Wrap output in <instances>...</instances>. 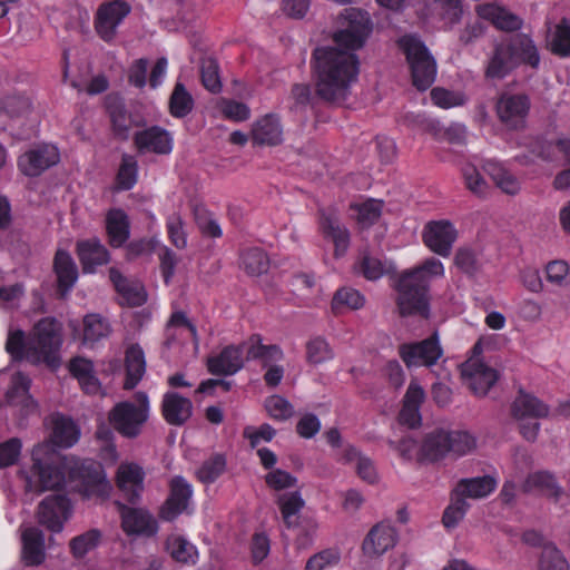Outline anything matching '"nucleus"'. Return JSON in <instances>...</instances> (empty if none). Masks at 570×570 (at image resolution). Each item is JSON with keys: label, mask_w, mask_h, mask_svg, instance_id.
Segmentation results:
<instances>
[{"label": "nucleus", "mask_w": 570, "mask_h": 570, "mask_svg": "<svg viewBox=\"0 0 570 570\" xmlns=\"http://www.w3.org/2000/svg\"><path fill=\"white\" fill-rule=\"evenodd\" d=\"M51 442H43L32 450V476L26 474V490L42 492L69 485L82 497L105 499L111 485L102 466L94 460H80L75 456H59L52 444L70 448L79 439L75 422L62 415H52Z\"/></svg>", "instance_id": "f257e3e1"}, {"label": "nucleus", "mask_w": 570, "mask_h": 570, "mask_svg": "<svg viewBox=\"0 0 570 570\" xmlns=\"http://www.w3.org/2000/svg\"><path fill=\"white\" fill-rule=\"evenodd\" d=\"M315 92L328 102H342L357 81L360 60L355 52L333 46L318 47L313 52Z\"/></svg>", "instance_id": "f03ea898"}, {"label": "nucleus", "mask_w": 570, "mask_h": 570, "mask_svg": "<svg viewBox=\"0 0 570 570\" xmlns=\"http://www.w3.org/2000/svg\"><path fill=\"white\" fill-rule=\"evenodd\" d=\"M444 275L443 263L434 257L423 261L416 267L401 274L397 282V306L401 315L428 317L429 284L432 278Z\"/></svg>", "instance_id": "7ed1b4c3"}, {"label": "nucleus", "mask_w": 570, "mask_h": 570, "mask_svg": "<svg viewBox=\"0 0 570 570\" xmlns=\"http://www.w3.org/2000/svg\"><path fill=\"white\" fill-rule=\"evenodd\" d=\"M372 30L373 24L366 11L347 8L336 18L332 39L342 50L355 52L365 45Z\"/></svg>", "instance_id": "20e7f679"}, {"label": "nucleus", "mask_w": 570, "mask_h": 570, "mask_svg": "<svg viewBox=\"0 0 570 570\" xmlns=\"http://www.w3.org/2000/svg\"><path fill=\"white\" fill-rule=\"evenodd\" d=\"M399 46L410 66L413 85L419 90L430 88L436 78L438 67L424 42L416 36L406 35L399 40Z\"/></svg>", "instance_id": "39448f33"}, {"label": "nucleus", "mask_w": 570, "mask_h": 570, "mask_svg": "<svg viewBox=\"0 0 570 570\" xmlns=\"http://www.w3.org/2000/svg\"><path fill=\"white\" fill-rule=\"evenodd\" d=\"M149 401L147 394H136V402L117 403L108 414L110 425L127 439L137 438L149 417Z\"/></svg>", "instance_id": "423d86ee"}, {"label": "nucleus", "mask_w": 570, "mask_h": 570, "mask_svg": "<svg viewBox=\"0 0 570 570\" xmlns=\"http://www.w3.org/2000/svg\"><path fill=\"white\" fill-rule=\"evenodd\" d=\"M60 345L59 324L53 318H43L37 323L31 337L27 341L26 358L32 363L43 362L49 366H56Z\"/></svg>", "instance_id": "0eeeda50"}, {"label": "nucleus", "mask_w": 570, "mask_h": 570, "mask_svg": "<svg viewBox=\"0 0 570 570\" xmlns=\"http://www.w3.org/2000/svg\"><path fill=\"white\" fill-rule=\"evenodd\" d=\"M520 62L534 66V47L528 36H517L511 45L497 47L485 75L488 78L502 79Z\"/></svg>", "instance_id": "6e6552de"}, {"label": "nucleus", "mask_w": 570, "mask_h": 570, "mask_svg": "<svg viewBox=\"0 0 570 570\" xmlns=\"http://www.w3.org/2000/svg\"><path fill=\"white\" fill-rule=\"evenodd\" d=\"M442 355L443 348L438 333L421 342L404 343L399 346V356L409 368L431 367L438 363Z\"/></svg>", "instance_id": "1a4fd4ad"}, {"label": "nucleus", "mask_w": 570, "mask_h": 570, "mask_svg": "<svg viewBox=\"0 0 570 570\" xmlns=\"http://www.w3.org/2000/svg\"><path fill=\"white\" fill-rule=\"evenodd\" d=\"M458 239V230L448 219L429 222L422 232L424 245L434 254L449 257L454 243Z\"/></svg>", "instance_id": "9d476101"}, {"label": "nucleus", "mask_w": 570, "mask_h": 570, "mask_svg": "<svg viewBox=\"0 0 570 570\" xmlns=\"http://www.w3.org/2000/svg\"><path fill=\"white\" fill-rule=\"evenodd\" d=\"M318 229L325 239L333 243L336 258L346 254L351 236L348 229L341 223L335 209L321 208L318 210Z\"/></svg>", "instance_id": "9b49d317"}, {"label": "nucleus", "mask_w": 570, "mask_h": 570, "mask_svg": "<svg viewBox=\"0 0 570 570\" xmlns=\"http://www.w3.org/2000/svg\"><path fill=\"white\" fill-rule=\"evenodd\" d=\"M461 375L469 389L478 396H484L498 380L497 371L479 356H472L461 365Z\"/></svg>", "instance_id": "f8f14e48"}, {"label": "nucleus", "mask_w": 570, "mask_h": 570, "mask_svg": "<svg viewBox=\"0 0 570 570\" xmlns=\"http://www.w3.org/2000/svg\"><path fill=\"white\" fill-rule=\"evenodd\" d=\"M130 6L122 0L102 3L95 17V29L98 36L110 41L115 38L117 28L130 12Z\"/></svg>", "instance_id": "ddd939ff"}, {"label": "nucleus", "mask_w": 570, "mask_h": 570, "mask_svg": "<svg viewBox=\"0 0 570 570\" xmlns=\"http://www.w3.org/2000/svg\"><path fill=\"white\" fill-rule=\"evenodd\" d=\"M71 514V504L66 495L55 494L43 499L38 508V521L48 530L60 532Z\"/></svg>", "instance_id": "4468645a"}, {"label": "nucleus", "mask_w": 570, "mask_h": 570, "mask_svg": "<svg viewBox=\"0 0 570 570\" xmlns=\"http://www.w3.org/2000/svg\"><path fill=\"white\" fill-rule=\"evenodd\" d=\"M121 528L127 535L153 537L158 531L156 519L145 509L118 503Z\"/></svg>", "instance_id": "2eb2a0df"}, {"label": "nucleus", "mask_w": 570, "mask_h": 570, "mask_svg": "<svg viewBox=\"0 0 570 570\" xmlns=\"http://www.w3.org/2000/svg\"><path fill=\"white\" fill-rule=\"evenodd\" d=\"M60 160V154L56 146L40 145L20 156L18 166L27 176H38Z\"/></svg>", "instance_id": "dca6fc26"}, {"label": "nucleus", "mask_w": 570, "mask_h": 570, "mask_svg": "<svg viewBox=\"0 0 570 570\" xmlns=\"http://www.w3.org/2000/svg\"><path fill=\"white\" fill-rule=\"evenodd\" d=\"M134 144L140 154L168 155L174 147L173 135L159 127L151 126L134 135Z\"/></svg>", "instance_id": "f3484780"}, {"label": "nucleus", "mask_w": 570, "mask_h": 570, "mask_svg": "<svg viewBox=\"0 0 570 570\" xmlns=\"http://www.w3.org/2000/svg\"><path fill=\"white\" fill-rule=\"evenodd\" d=\"M397 542L396 529L387 522L375 524L366 534L362 550L368 558H379L394 548Z\"/></svg>", "instance_id": "a211bd4d"}, {"label": "nucleus", "mask_w": 570, "mask_h": 570, "mask_svg": "<svg viewBox=\"0 0 570 570\" xmlns=\"http://www.w3.org/2000/svg\"><path fill=\"white\" fill-rule=\"evenodd\" d=\"M530 110V100L521 95H503L497 102V114L509 128H522Z\"/></svg>", "instance_id": "6ab92c4d"}, {"label": "nucleus", "mask_w": 570, "mask_h": 570, "mask_svg": "<svg viewBox=\"0 0 570 570\" xmlns=\"http://www.w3.org/2000/svg\"><path fill=\"white\" fill-rule=\"evenodd\" d=\"M253 145L261 147L278 146L284 140V129L281 118L275 114H267L256 119L250 129Z\"/></svg>", "instance_id": "aec40b11"}, {"label": "nucleus", "mask_w": 570, "mask_h": 570, "mask_svg": "<svg viewBox=\"0 0 570 570\" xmlns=\"http://www.w3.org/2000/svg\"><path fill=\"white\" fill-rule=\"evenodd\" d=\"M169 489V497L160 509V517L166 521L176 519L185 511L193 495L191 485L183 476L173 478Z\"/></svg>", "instance_id": "412c9836"}, {"label": "nucleus", "mask_w": 570, "mask_h": 570, "mask_svg": "<svg viewBox=\"0 0 570 570\" xmlns=\"http://www.w3.org/2000/svg\"><path fill=\"white\" fill-rule=\"evenodd\" d=\"M145 471L135 462H121L117 469L116 483L129 501L138 499L144 491Z\"/></svg>", "instance_id": "4be33fe9"}, {"label": "nucleus", "mask_w": 570, "mask_h": 570, "mask_svg": "<svg viewBox=\"0 0 570 570\" xmlns=\"http://www.w3.org/2000/svg\"><path fill=\"white\" fill-rule=\"evenodd\" d=\"M6 115L12 121L26 126L30 124L31 127L38 121V114L35 109L33 102L29 96L26 95H11L6 97L0 106V116Z\"/></svg>", "instance_id": "5701e85b"}, {"label": "nucleus", "mask_w": 570, "mask_h": 570, "mask_svg": "<svg viewBox=\"0 0 570 570\" xmlns=\"http://www.w3.org/2000/svg\"><path fill=\"white\" fill-rule=\"evenodd\" d=\"M475 12L481 19L491 22L502 31H515L523 24L519 16L495 2L480 3L475 7Z\"/></svg>", "instance_id": "b1692460"}, {"label": "nucleus", "mask_w": 570, "mask_h": 570, "mask_svg": "<svg viewBox=\"0 0 570 570\" xmlns=\"http://www.w3.org/2000/svg\"><path fill=\"white\" fill-rule=\"evenodd\" d=\"M21 558L26 566H40L46 560L43 532L35 527H20Z\"/></svg>", "instance_id": "393cba45"}, {"label": "nucleus", "mask_w": 570, "mask_h": 570, "mask_svg": "<svg viewBox=\"0 0 570 570\" xmlns=\"http://www.w3.org/2000/svg\"><path fill=\"white\" fill-rule=\"evenodd\" d=\"M244 365L242 346L228 345L217 355L207 360L209 373L214 375H233Z\"/></svg>", "instance_id": "a878e982"}, {"label": "nucleus", "mask_w": 570, "mask_h": 570, "mask_svg": "<svg viewBox=\"0 0 570 570\" xmlns=\"http://www.w3.org/2000/svg\"><path fill=\"white\" fill-rule=\"evenodd\" d=\"M483 170L490 177L494 186L509 196L518 195L522 189V183L509 168L497 160H485Z\"/></svg>", "instance_id": "bb28decb"}, {"label": "nucleus", "mask_w": 570, "mask_h": 570, "mask_svg": "<svg viewBox=\"0 0 570 570\" xmlns=\"http://www.w3.org/2000/svg\"><path fill=\"white\" fill-rule=\"evenodd\" d=\"M512 417L517 421L523 436L528 440L534 439V399L523 390L511 405Z\"/></svg>", "instance_id": "cd10ccee"}, {"label": "nucleus", "mask_w": 570, "mask_h": 570, "mask_svg": "<svg viewBox=\"0 0 570 570\" xmlns=\"http://www.w3.org/2000/svg\"><path fill=\"white\" fill-rule=\"evenodd\" d=\"M76 252L85 273H94L110 259L107 248L97 238L78 242Z\"/></svg>", "instance_id": "c85d7f7f"}, {"label": "nucleus", "mask_w": 570, "mask_h": 570, "mask_svg": "<svg viewBox=\"0 0 570 570\" xmlns=\"http://www.w3.org/2000/svg\"><path fill=\"white\" fill-rule=\"evenodd\" d=\"M161 411L168 424L183 425L193 414V403L176 392H167L163 397Z\"/></svg>", "instance_id": "c756f323"}, {"label": "nucleus", "mask_w": 570, "mask_h": 570, "mask_svg": "<svg viewBox=\"0 0 570 570\" xmlns=\"http://www.w3.org/2000/svg\"><path fill=\"white\" fill-rule=\"evenodd\" d=\"M425 399L423 387L415 381H411L403 399L399 421L409 428H415L421 423L420 407Z\"/></svg>", "instance_id": "7c9ffc66"}, {"label": "nucleus", "mask_w": 570, "mask_h": 570, "mask_svg": "<svg viewBox=\"0 0 570 570\" xmlns=\"http://www.w3.org/2000/svg\"><path fill=\"white\" fill-rule=\"evenodd\" d=\"M178 338L181 341L191 338L195 348H198L199 337L197 334L196 326L181 311L173 312L166 324V346L170 347L173 343Z\"/></svg>", "instance_id": "2f4dec72"}, {"label": "nucleus", "mask_w": 570, "mask_h": 570, "mask_svg": "<svg viewBox=\"0 0 570 570\" xmlns=\"http://www.w3.org/2000/svg\"><path fill=\"white\" fill-rule=\"evenodd\" d=\"M109 277L116 291L121 296V304L140 306L147 301L145 288L139 282L127 279L115 267L109 269Z\"/></svg>", "instance_id": "473e14b6"}, {"label": "nucleus", "mask_w": 570, "mask_h": 570, "mask_svg": "<svg viewBox=\"0 0 570 570\" xmlns=\"http://www.w3.org/2000/svg\"><path fill=\"white\" fill-rule=\"evenodd\" d=\"M30 380L22 373H17L11 379L10 387L7 391L9 404L20 406L24 415L37 412V403L29 395Z\"/></svg>", "instance_id": "72a5a7b5"}, {"label": "nucleus", "mask_w": 570, "mask_h": 570, "mask_svg": "<svg viewBox=\"0 0 570 570\" xmlns=\"http://www.w3.org/2000/svg\"><path fill=\"white\" fill-rule=\"evenodd\" d=\"M53 271L57 276L58 288L62 295H66L78 279L77 265L68 252L57 250L53 259Z\"/></svg>", "instance_id": "f704fd0d"}, {"label": "nucleus", "mask_w": 570, "mask_h": 570, "mask_svg": "<svg viewBox=\"0 0 570 570\" xmlns=\"http://www.w3.org/2000/svg\"><path fill=\"white\" fill-rule=\"evenodd\" d=\"M69 371L77 379L85 393L91 395L102 394L101 384L95 375L91 361L85 357H75L69 363Z\"/></svg>", "instance_id": "c9c22d12"}, {"label": "nucleus", "mask_w": 570, "mask_h": 570, "mask_svg": "<svg viewBox=\"0 0 570 570\" xmlns=\"http://www.w3.org/2000/svg\"><path fill=\"white\" fill-rule=\"evenodd\" d=\"M245 344L247 346V358L259 360L263 367L278 364L284 358L283 350L275 344H263L261 335H252Z\"/></svg>", "instance_id": "e433bc0d"}, {"label": "nucleus", "mask_w": 570, "mask_h": 570, "mask_svg": "<svg viewBox=\"0 0 570 570\" xmlns=\"http://www.w3.org/2000/svg\"><path fill=\"white\" fill-rule=\"evenodd\" d=\"M497 485V480L489 475L464 479L458 483L454 495L461 497L464 500L466 498L482 499L491 494Z\"/></svg>", "instance_id": "4c0bfd02"}, {"label": "nucleus", "mask_w": 570, "mask_h": 570, "mask_svg": "<svg viewBox=\"0 0 570 570\" xmlns=\"http://www.w3.org/2000/svg\"><path fill=\"white\" fill-rule=\"evenodd\" d=\"M540 549L538 570H569V564L560 550L551 542H546L537 532V551Z\"/></svg>", "instance_id": "58836bf2"}, {"label": "nucleus", "mask_w": 570, "mask_h": 570, "mask_svg": "<svg viewBox=\"0 0 570 570\" xmlns=\"http://www.w3.org/2000/svg\"><path fill=\"white\" fill-rule=\"evenodd\" d=\"M449 431L435 430L424 438L421 444L422 456L428 461H436L450 453Z\"/></svg>", "instance_id": "ea45409f"}, {"label": "nucleus", "mask_w": 570, "mask_h": 570, "mask_svg": "<svg viewBox=\"0 0 570 570\" xmlns=\"http://www.w3.org/2000/svg\"><path fill=\"white\" fill-rule=\"evenodd\" d=\"M284 523L287 528L297 525L298 513L305 507V500L299 490L279 494L276 499Z\"/></svg>", "instance_id": "a19ab883"}, {"label": "nucleus", "mask_w": 570, "mask_h": 570, "mask_svg": "<svg viewBox=\"0 0 570 570\" xmlns=\"http://www.w3.org/2000/svg\"><path fill=\"white\" fill-rule=\"evenodd\" d=\"M82 343L92 346L111 334L110 323L100 314H87L82 321Z\"/></svg>", "instance_id": "79ce46f5"}, {"label": "nucleus", "mask_w": 570, "mask_h": 570, "mask_svg": "<svg viewBox=\"0 0 570 570\" xmlns=\"http://www.w3.org/2000/svg\"><path fill=\"white\" fill-rule=\"evenodd\" d=\"M106 228L110 245L122 246L129 237V222L125 212L121 209L110 210L106 218Z\"/></svg>", "instance_id": "37998d69"}, {"label": "nucleus", "mask_w": 570, "mask_h": 570, "mask_svg": "<svg viewBox=\"0 0 570 570\" xmlns=\"http://www.w3.org/2000/svg\"><path fill=\"white\" fill-rule=\"evenodd\" d=\"M127 379L125 389L130 390L141 380L146 371L145 354L140 346L132 345L126 352Z\"/></svg>", "instance_id": "c03bdc74"}, {"label": "nucleus", "mask_w": 570, "mask_h": 570, "mask_svg": "<svg viewBox=\"0 0 570 570\" xmlns=\"http://www.w3.org/2000/svg\"><path fill=\"white\" fill-rule=\"evenodd\" d=\"M166 549L176 561L181 563H195L198 556L195 546L179 534L168 537Z\"/></svg>", "instance_id": "a18cd8bd"}, {"label": "nucleus", "mask_w": 570, "mask_h": 570, "mask_svg": "<svg viewBox=\"0 0 570 570\" xmlns=\"http://www.w3.org/2000/svg\"><path fill=\"white\" fill-rule=\"evenodd\" d=\"M461 173L465 187L473 195L482 199L488 198L491 195V185L485 180V178L473 164H464L461 168Z\"/></svg>", "instance_id": "49530a36"}, {"label": "nucleus", "mask_w": 570, "mask_h": 570, "mask_svg": "<svg viewBox=\"0 0 570 570\" xmlns=\"http://www.w3.org/2000/svg\"><path fill=\"white\" fill-rule=\"evenodd\" d=\"M365 304L364 295L352 287H342L333 296L332 309L342 313L345 309H360Z\"/></svg>", "instance_id": "de8ad7c7"}, {"label": "nucleus", "mask_w": 570, "mask_h": 570, "mask_svg": "<svg viewBox=\"0 0 570 570\" xmlns=\"http://www.w3.org/2000/svg\"><path fill=\"white\" fill-rule=\"evenodd\" d=\"M102 538V533L98 529H90L75 538L69 542L72 556L77 559L83 558L87 553L96 549Z\"/></svg>", "instance_id": "09e8293b"}, {"label": "nucleus", "mask_w": 570, "mask_h": 570, "mask_svg": "<svg viewBox=\"0 0 570 570\" xmlns=\"http://www.w3.org/2000/svg\"><path fill=\"white\" fill-rule=\"evenodd\" d=\"M194 108V99L185 86L177 82L169 99L170 115L176 118L187 116Z\"/></svg>", "instance_id": "8fccbe9b"}, {"label": "nucleus", "mask_w": 570, "mask_h": 570, "mask_svg": "<svg viewBox=\"0 0 570 570\" xmlns=\"http://www.w3.org/2000/svg\"><path fill=\"white\" fill-rule=\"evenodd\" d=\"M240 266L247 274L257 276L267 272L269 258L263 249L249 248L242 254Z\"/></svg>", "instance_id": "3c124183"}, {"label": "nucleus", "mask_w": 570, "mask_h": 570, "mask_svg": "<svg viewBox=\"0 0 570 570\" xmlns=\"http://www.w3.org/2000/svg\"><path fill=\"white\" fill-rule=\"evenodd\" d=\"M549 47L559 57H570V20L563 18L556 26Z\"/></svg>", "instance_id": "603ef678"}, {"label": "nucleus", "mask_w": 570, "mask_h": 570, "mask_svg": "<svg viewBox=\"0 0 570 570\" xmlns=\"http://www.w3.org/2000/svg\"><path fill=\"white\" fill-rule=\"evenodd\" d=\"M356 213V220L362 227L373 225L382 215L383 202L377 199H367L360 204L352 205Z\"/></svg>", "instance_id": "864d4df0"}, {"label": "nucleus", "mask_w": 570, "mask_h": 570, "mask_svg": "<svg viewBox=\"0 0 570 570\" xmlns=\"http://www.w3.org/2000/svg\"><path fill=\"white\" fill-rule=\"evenodd\" d=\"M138 177V161L131 155L125 154L121 157V163L117 174V184L120 189H131L137 183Z\"/></svg>", "instance_id": "5fc2aeb1"}, {"label": "nucleus", "mask_w": 570, "mask_h": 570, "mask_svg": "<svg viewBox=\"0 0 570 570\" xmlns=\"http://www.w3.org/2000/svg\"><path fill=\"white\" fill-rule=\"evenodd\" d=\"M341 562L338 549H324L313 554L306 562L305 570H332Z\"/></svg>", "instance_id": "6e6d98bb"}, {"label": "nucleus", "mask_w": 570, "mask_h": 570, "mask_svg": "<svg viewBox=\"0 0 570 570\" xmlns=\"http://www.w3.org/2000/svg\"><path fill=\"white\" fill-rule=\"evenodd\" d=\"M226 470V458L214 454L207 459L197 471V478L203 483H212Z\"/></svg>", "instance_id": "4d7b16f0"}, {"label": "nucleus", "mask_w": 570, "mask_h": 570, "mask_svg": "<svg viewBox=\"0 0 570 570\" xmlns=\"http://www.w3.org/2000/svg\"><path fill=\"white\" fill-rule=\"evenodd\" d=\"M432 10L448 24L460 21L462 16L461 0H430Z\"/></svg>", "instance_id": "13d9d810"}, {"label": "nucleus", "mask_w": 570, "mask_h": 570, "mask_svg": "<svg viewBox=\"0 0 570 570\" xmlns=\"http://www.w3.org/2000/svg\"><path fill=\"white\" fill-rule=\"evenodd\" d=\"M266 485L273 491H284L297 487L298 480L292 473L282 470L273 469L264 476Z\"/></svg>", "instance_id": "bf43d9fd"}, {"label": "nucleus", "mask_w": 570, "mask_h": 570, "mask_svg": "<svg viewBox=\"0 0 570 570\" xmlns=\"http://www.w3.org/2000/svg\"><path fill=\"white\" fill-rule=\"evenodd\" d=\"M166 228L168 238L176 248L184 249L187 247L185 223L178 213H174L168 216L166 220Z\"/></svg>", "instance_id": "052dcab7"}, {"label": "nucleus", "mask_w": 570, "mask_h": 570, "mask_svg": "<svg viewBox=\"0 0 570 570\" xmlns=\"http://www.w3.org/2000/svg\"><path fill=\"white\" fill-rule=\"evenodd\" d=\"M430 96L433 104L443 109L462 106L466 100L463 92L450 91L441 87L433 88Z\"/></svg>", "instance_id": "680f3d73"}, {"label": "nucleus", "mask_w": 570, "mask_h": 570, "mask_svg": "<svg viewBox=\"0 0 570 570\" xmlns=\"http://www.w3.org/2000/svg\"><path fill=\"white\" fill-rule=\"evenodd\" d=\"M360 267L363 276L368 281H376L393 268L391 263L382 262L381 259L367 254L363 255Z\"/></svg>", "instance_id": "e2e57ef3"}, {"label": "nucleus", "mask_w": 570, "mask_h": 570, "mask_svg": "<svg viewBox=\"0 0 570 570\" xmlns=\"http://www.w3.org/2000/svg\"><path fill=\"white\" fill-rule=\"evenodd\" d=\"M200 76L204 87L212 92H219L222 81L218 71L217 61L213 58H205L200 65Z\"/></svg>", "instance_id": "0e129e2a"}, {"label": "nucleus", "mask_w": 570, "mask_h": 570, "mask_svg": "<svg viewBox=\"0 0 570 570\" xmlns=\"http://www.w3.org/2000/svg\"><path fill=\"white\" fill-rule=\"evenodd\" d=\"M469 507L470 505L466 502V500H464L461 497L454 495L451 503L448 505L443 513V525L448 529L455 528L459 524V522L464 518Z\"/></svg>", "instance_id": "69168bd1"}, {"label": "nucleus", "mask_w": 570, "mask_h": 570, "mask_svg": "<svg viewBox=\"0 0 570 570\" xmlns=\"http://www.w3.org/2000/svg\"><path fill=\"white\" fill-rule=\"evenodd\" d=\"M265 409L271 417L285 421L293 416V405L281 395H272L265 401Z\"/></svg>", "instance_id": "338daca9"}, {"label": "nucleus", "mask_w": 570, "mask_h": 570, "mask_svg": "<svg viewBox=\"0 0 570 570\" xmlns=\"http://www.w3.org/2000/svg\"><path fill=\"white\" fill-rule=\"evenodd\" d=\"M306 355L309 363L321 364L333 358V351L325 340L316 337L307 343Z\"/></svg>", "instance_id": "774afa93"}]
</instances>
